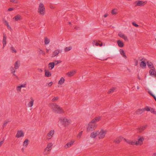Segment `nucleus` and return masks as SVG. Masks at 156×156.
<instances>
[{
	"label": "nucleus",
	"instance_id": "1",
	"mask_svg": "<svg viewBox=\"0 0 156 156\" xmlns=\"http://www.w3.org/2000/svg\"><path fill=\"white\" fill-rule=\"evenodd\" d=\"M100 119V117H97L90 122L87 127V131H91L95 130L97 126L96 123L99 121Z\"/></svg>",
	"mask_w": 156,
	"mask_h": 156
},
{
	"label": "nucleus",
	"instance_id": "2",
	"mask_svg": "<svg viewBox=\"0 0 156 156\" xmlns=\"http://www.w3.org/2000/svg\"><path fill=\"white\" fill-rule=\"evenodd\" d=\"M71 123V120L69 119H67L64 117L61 118L58 121V126L60 127L62 125H64L66 126L70 124Z\"/></svg>",
	"mask_w": 156,
	"mask_h": 156
},
{
	"label": "nucleus",
	"instance_id": "3",
	"mask_svg": "<svg viewBox=\"0 0 156 156\" xmlns=\"http://www.w3.org/2000/svg\"><path fill=\"white\" fill-rule=\"evenodd\" d=\"M49 106L51 109L58 113L60 114L64 112L62 108L56 104H51L49 105Z\"/></svg>",
	"mask_w": 156,
	"mask_h": 156
},
{
	"label": "nucleus",
	"instance_id": "4",
	"mask_svg": "<svg viewBox=\"0 0 156 156\" xmlns=\"http://www.w3.org/2000/svg\"><path fill=\"white\" fill-rule=\"evenodd\" d=\"M107 133V131L105 129H101L97 131L98 137L100 140L104 138Z\"/></svg>",
	"mask_w": 156,
	"mask_h": 156
},
{
	"label": "nucleus",
	"instance_id": "5",
	"mask_svg": "<svg viewBox=\"0 0 156 156\" xmlns=\"http://www.w3.org/2000/svg\"><path fill=\"white\" fill-rule=\"evenodd\" d=\"M38 13L41 15H44L45 12V8L43 4L40 3L38 7Z\"/></svg>",
	"mask_w": 156,
	"mask_h": 156
},
{
	"label": "nucleus",
	"instance_id": "6",
	"mask_svg": "<svg viewBox=\"0 0 156 156\" xmlns=\"http://www.w3.org/2000/svg\"><path fill=\"white\" fill-rule=\"evenodd\" d=\"M24 134L22 130H19L17 131L16 137L17 138H20L21 137H24Z\"/></svg>",
	"mask_w": 156,
	"mask_h": 156
},
{
	"label": "nucleus",
	"instance_id": "7",
	"mask_svg": "<svg viewBox=\"0 0 156 156\" xmlns=\"http://www.w3.org/2000/svg\"><path fill=\"white\" fill-rule=\"evenodd\" d=\"M144 140V138L143 137H140L138 138V140L135 142V145H141L143 144V142Z\"/></svg>",
	"mask_w": 156,
	"mask_h": 156
},
{
	"label": "nucleus",
	"instance_id": "8",
	"mask_svg": "<svg viewBox=\"0 0 156 156\" xmlns=\"http://www.w3.org/2000/svg\"><path fill=\"white\" fill-rule=\"evenodd\" d=\"M136 3V6H142L145 5L147 3V2L146 1L144 2L141 1H138Z\"/></svg>",
	"mask_w": 156,
	"mask_h": 156
},
{
	"label": "nucleus",
	"instance_id": "9",
	"mask_svg": "<svg viewBox=\"0 0 156 156\" xmlns=\"http://www.w3.org/2000/svg\"><path fill=\"white\" fill-rule=\"evenodd\" d=\"M34 100L32 97L30 98V101L28 102L27 104V106L28 107H32L34 103Z\"/></svg>",
	"mask_w": 156,
	"mask_h": 156
},
{
	"label": "nucleus",
	"instance_id": "10",
	"mask_svg": "<svg viewBox=\"0 0 156 156\" xmlns=\"http://www.w3.org/2000/svg\"><path fill=\"white\" fill-rule=\"evenodd\" d=\"M7 37L6 35L5 34H3V39L2 40V43L3 45V48H4L6 46L7 42H6Z\"/></svg>",
	"mask_w": 156,
	"mask_h": 156
},
{
	"label": "nucleus",
	"instance_id": "11",
	"mask_svg": "<svg viewBox=\"0 0 156 156\" xmlns=\"http://www.w3.org/2000/svg\"><path fill=\"white\" fill-rule=\"evenodd\" d=\"M26 87V84H22L16 87V90L17 91L21 92L22 88H24Z\"/></svg>",
	"mask_w": 156,
	"mask_h": 156
},
{
	"label": "nucleus",
	"instance_id": "12",
	"mask_svg": "<svg viewBox=\"0 0 156 156\" xmlns=\"http://www.w3.org/2000/svg\"><path fill=\"white\" fill-rule=\"evenodd\" d=\"M20 65V61L19 60L17 61L14 63V68L15 69H18Z\"/></svg>",
	"mask_w": 156,
	"mask_h": 156
},
{
	"label": "nucleus",
	"instance_id": "13",
	"mask_svg": "<svg viewBox=\"0 0 156 156\" xmlns=\"http://www.w3.org/2000/svg\"><path fill=\"white\" fill-rule=\"evenodd\" d=\"M98 136L97 131L92 132L90 135V137L92 138H95Z\"/></svg>",
	"mask_w": 156,
	"mask_h": 156
},
{
	"label": "nucleus",
	"instance_id": "14",
	"mask_svg": "<svg viewBox=\"0 0 156 156\" xmlns=\"http://www.w3.org/2000/svg\"><path fill=\"white\" fill-rule=\"evenodd\" d=\"M140 61H141L140 64V67L143 68H145L146 66V64L144 61L143 59H142Z\"/></svg>",
	"mask_w": 156,
	"mask_h": 156
},
{
	"label": "nucleus",
	"instance_id": "15",
	"mask_svg": "<svg viewBox=\"0 0 156 156\" xmlns=\"http://www.w3.org/2000/svg\"><path fill=\"white\" fill-rule=\"evenodd\" d=\"M76 73V71L75 70H73L68 72L67 73V74L69 76L71 77L74 75Z\"/></svg>",
	"mask_w": 156,
	"mask_h": 156
},
{
	"label": "nucleus",
	"instance_id": "16",
	"mask_svg": "<svg viewBox=\"0 0 156 156\" xmlns=\"http://www.w3.org/2000/svg\"><path fill=\"white\" fill-rule=\"evenodd\" d=\"M119 51L121 55L125 59H126L127 58V57L126 55H125L124 51H123V50L122 49H120L119 50Z\"/></svg>",
	"mask_w": 156,
	"mask_h": 156
},
{
	"label": "nucleus",
	"instance_id": "17",
	"mask_svg": "<svg viewBox=\"0 0 156 156\" xmlns=\"http://www.w3.org/2000/svg\"><path fill=\"white\" fill-rule=\"evenodd\" d=\"M149 73L150 75H156V71L154 69H151L149 71Z\"/></svg>",
	"mask_w": 156,
	"mask_h": 156
},
{
	"label": "nucleus",
	"instance_id": "18",
	"mask_svg": "<svg viewBox=\"0 0 156 156\" xmlns=\"http://www.w3.org/2000/svg\"><path fill=\"white\" fill-rule=\"evenodd\" d=\"M29 142V141L28 139H26L23 142V146L24 147H27V145H28Z\"/></svg>",
	"mask_w": 156,
	"mask_h": 156
},
{
	"label": "nucleus",
	"instance_id": "19",
	"mask_svg": "<svg viewBox=\"0 0 156 156\" xmlns=\"http://www.w3.org/2000/svg\"><path fill=\"white\" fill-rule=\"evenodd\" d=\"M54 66L55 63L53 62H50L48 64V68L50 70L54 68Z\"/></svg>",
	"mask_w": 156,
	"mask_h": 156
},
{
	"label": "nucleus",
	"instance_id": "20",
	"mask_svg": "<svg viewBox=\"0 0 156 156\" xmlns=\"http://www.w3.org/2000/svg\"><path fill=\"white\" fill-rule=\"evenodd\" d=\"M55 131L54 130L50 131L48 134L47 136L48 137H52L54 134Z\"/></svg>",
	"mask_w": 156,
	"mask_h": 156
},
{
	"label": "nucleus",
	"instance_id": "21",
	"mask_svg": "<svg viewBox=\"0 0 156 156\" xmlns=\"http://www.w3.org/2000/svg\"><path fill=\"white\" fill-rule=\"evenodd\" d=\"M60 51V50L59 49H57L54 51L53 52L52 56L53 57H54L56 56L59 53Z\"/></svg>",
	"mask_w": 156,
	"mask_h": 156
},
{
	"label": "nucleus",
	"instance_id": "22",
	"mask_svg": "<svg viewBox=\"0 0 156 156\" xmlns=\"http://www.w3.org/2000/svg\"><path fill=\"white\" fill-rule=\"evenodd\" d=\"M117 43L119 46L121 48L123 47L124 45L123 43L119 40L117 41Z\"/></svg>",
	"mask_w": 156,
	"mask_h": 156
},
{
	"label": "nucleus",
	"instance_id": "23",
	"mask_svg": "<svg viewBox=\"0 0 156 156\" xmlns=\"http://www.w3.org/2000/svg\"><path fill=\"white\" fill-rule=\"evenodd\" d=\"M45 76L47 77H49L51 76V74L48 71L45 70Z\"/></svg>",
	"mask_w": 156,
	"mask_h": 156
},
{
	"label": "nucleus",
	"instance_id": "24",
	"mask_svg": "<svg viewBox=\"0 0 156 156\" xmlns=\"http://www.w3.org/2000/svg\"><path fill=\"white\" fill-rule=\"evenodd\" d=\"M65 80L64 78L63 77H61L60 80L58 81V83L59 84L62 85L64 83Z\"/></svg>",
	"mask_w": 156,
	"mask_h": 156
},
{
	"label": "nucleus",
	"instance_id": "25",
	"mask_svg": "<svg viewBox=\"0 0 156 156\" xmlns=\"http://www.w3.org/2000/svg\"><path fill=\"white\" fill-rule=\"evenodd\" d=\"M124 140L128 144L132 145H135V142L129 140H126L125 139H124Z\"/></svg>",
	"mask_w": 156,
	"mask_h": 156
},
{
	"label": "nucleus",
	"instance_id": "26",
	"mask_svg": "<svg viewBox=\"0 0 156 156\" xmlns=\"http://www.w3.org/2000/svg\"><path fill=\"white\" fill-rule=\"evenodd\" d=\"M147 125L144 126L138 129V131L139 132H141L142 131L144 130L147 127Z\"/></svg>",
	"mask_w": 156,
	"mask_h": 156
},
{
	"label": "nucleus",
	"instance_id": "27",
	"mask_svg": "<svg viewBox=\"0 0 156 156\" xmlns=\"http://www.w3.org/2000/svg\"><path fill=\"white\" fill-rule=\"evenodd\" d=\"M93 46H100V47H101L102 46L103 44L102 43L101 44H99L98 42H96V41H94L93 42Z\"/></svg>",
	"mask_w": 156,
	"mask_h": 156
},
{
	"label": "nucleus",
	"instance_id": "28",
	"mask_svg": "<svg viewBox=\"0 0 156 156\" xmlns=\"http://www.w3.org/2000/svg\"><path fill=\"white\" fill-rule=\"evenodd\" d=\"M21 16L20 15H17L14 17L13 19L15 20V21H17L21 19Z\"/></svg>",
	"mask_w": 156,
	"mask_h": 156
},
{
	"label": "nucleus",
	"instance_id": "29",
	"mask_svg": "<svg viewBox=\"0 0 156 156\" xmlns=\"http://www.w3.org/2000/svg\"><path fill=\"white\" fill-rule=\"evenodd\" d=\"M50 41V40L47 37H45L44 38V42L45 44H49Z\"/></svg>",
	"mask_w": 156,
	"mask_h": 156
},
{
	"label": "nucleus",
	"instance_id": "30",
	"mask_svg": "<svg viewBox=\"0 0 156 156\" xmlns=\"http://www.w3.org/2000/svg\"><path fill=\"white\" fill-rule=\"evenodd\" d=\"M10 70H11V73L13 74V75H14V76H16L15 74V73L16 72V71L15 70V69L14 68H13V67H11V68H10Z\"/></svg>",
	"mask_w": 156,
	"mask_h": 156
},
{
	"label": "nucleus",
	"instance_id": "31",
	"mask_svg": "<svg viewBox=\"0 0 156 156\" xmlns=\"http://www.w3.org/2000/svg\"><path fill=\"white\" fill-rule=\"evenodd\" d=\"M51 151V150L49 148H48L47 147H46L44 150V154H47L49 152Z\"/></svg>",
	"mask_w": 156,
	"mask_h": 156
},
{
	"label": "nucleus",
	"instance_id": "32",
	"mask_svg": "<svg viewBox=\"0 0 156 156\" xmlns=\"http://www.w3.org/2000/svg\"><path fill=\"white\" fill-rule=\"evenodd\" d=\"M53 145V144L52 143H49L48 144L47 147L48 148H49L51 150L52 147Z\"/></svg>",
	"mask_w": 156,
	"mask_h": 156
},
{
	"label": "nucleus",
	"instance_id": "33",
	"mask_svg": "<svg viewBox=\"0 0 156 156\" xmlns=\"http://www.w3.org/2000/svg\"><path fill=\"white\" fill-rule=\"evenodd\" d=\"M143 112H144V111L143 110V108L142 109H139L137 110L136 112L137 114H140L142 113Z\"/></svg>",
	"mask_w": 156,
	"mask_h": 156
},
{
	"label": "nucleus",
	"instance_id": "34",
	"mask_svg": "<svg viewBox=\"0 0 156 156\" xmlns=\"http://www.w3.org/2000/svg\"><path fill=\"white\" fill-rule=\"evenodd\" d=\"M147 66L150 68H154V66L153 64L151 62H147Z\"/></svg>",
	"mask_w": 156,
	"mask_h": 156
},
{
	"label": "nucleus",
	"instance_id": "35",
	"mask_svg": "<svg viewBox=\"0 0 156 156\" xmlns=\"http://www.w3.org/2000/svg\"><path fill=\"white\" fill-rule=\"evenodd\" d=\"M70 147H71V146L68 143L65 145L64 147V148L66 149H67Z\"/></svg>",
	"mask_w": 156,
	"mask_h": 156
},
{
	"label": "nucleus",
	"instance_id": "36",
	"mask_svg": "<svg viewBox=\"0 0 156 156\" xmlns=\"http://www.w3.org/2000/svg\"><path fill=\"white\" fill-rule=\"evenodd\" d=\"M72 49L71 47H67L65 48L64 50L65 52H67L70 51Z\"/></svg>",
	"mask_w": 156,
	"mask_h": 156
},
{
	"label": "nucleus",
	"instance_id": "37",
	"mask_svg": "<svg viewBox=\"0 0 156 156\" xmlns=\"http://www.w3.org/2000/svg\"><path fill=\"white\" fill-rule=\"evenodd\" d=\"M83 131H81V132H79L77 135V138L79 139L80 138L83 134Z\"/></svg>",
	"mask_w": 156,
	"mask_h": 156
},
{
	"label": "nucleus",
	"instance_id": "38",
	"mask_svg": "<svg viewBox=\"0 0 156 156\" xmlns=\"http://www.w3.org/2000/svg\"><path fill=\"white\" fill-rule=\"evenodd\" d=\"M151 108L148 106H147L144 108H143L144 112V111H150Z\"/></svg>",
	"mask_w": 156,
	"mask_h": 156
},
{
	"label": "nucleus",
	"instance_id": "39",
	"mask_svg": "<svg viewBox=\"0 0 156 156\" xmlns=\"http://www.w3.org/2000/svg\"><path fill=\"white\" fill-rule=\"evenodd\" d=\"M121 137H120L119 138H118V139H116L114 140V142L116 143H119L120 141L121 140Z\"/></svg>",
	"mask_w": 156,
	"mask_h": 156
},
{
	"label": "nucleus",
	"instance_id": "40",
	"mask_svg": "<svg viewBox=\"0 0 156 156\" xmlns=\"http://www.w3.org/2000/svg\"><path fill=\"white\" fill-rule=\"evenodd\" d=\"M75 142L74 140H71L69 142H68L71 147L72 146Z\"/></svg>",
	"mask_w": 156,
	"mask_h": 156
},
{
	"label": "nucleus",
	"instance_id": "41",
	"mask_svg": "<svg viewBox=\"0 0 156 156\" xmlns=\"http://www.w3.org/2000/svg\"><path fill=\"white\" fill-rule=\"evenodd\" d=\"M62 62L61 60H55L54 62H53L55 63V66L57 65L58 64L61 63Z\"/></svg>",
	"mask_w": 156,
	"mask_h": 156
},
{
	"label": "nucleus",
	"instance_id": "42",
	"mask_svg": "<svg viewBox=\"0 0 156 156\" xmlns=\"http://www.w3.org/2000/svg\"><path fill=\"white\" fill-rule=\"evenodd\" d=\"M58 99V98L57 97H54L51 100V101L54 102L55 101H57Z\"/></svg>",
	"mask_w": 156,
	"mask_h": 156
},
{
	"label": "nucleus",
	"instance_id": "43",
	"mask_svg": "<svg viewBox=\"0 0 156 156\" xmlns=\"http://www.w3.org/2000/svg\"><path fill=\"white\" fill-rule=\"evenodd\" d=\"M9 122V121H5L4 123L2 126V127L3 128H4L5 127L7 124Z\"/></svg>",
	"mask_w": 156,
	"mask_h": 156
},
{
	"label": "nucleus",
	"instance_id": "44",
	"mask_svg": "<svg viewBox=\"0 0 156 156\" xmlns=\"http://www.w3.org/2000/svg\"><path fill=\"white\" fill-rule=\"evenodd\" d=\"M115 88L114 87L112 88L108 92V93L109 94L113 92L114 91Z\"/></svg>",
	"mask_w": 156,
	"mask_h": 156
},
{
	"label": "nucleus",
	"instance_id": "45",
	"mask_svg": "<svg viewBox=\"0 0 156 156\" xmlns=\"http://www.w3.org/2000/svg\"><path fill=\"white\" fill-rule=\"evenodd\" d=\"M52 84H53V82H50V83H47L46 85V86H48V87H50L52 85Z\"/></svg>",
	"mask_w": 156,
	"mask_h": 156
},
{
	"label": "nucleus",
	"instance_id": "46",
	"mask_svg": "<svg viewBox=\"0 0 156 156\" xmlns=\"http://www.w3.org/2000/svg\"><path fill=\"white\" fill-rule=\"evenodd\" d=\"M39 53L40 54H43V55H45V53L43 50H40V51H39Z\"/></svg>",
	"mask_w": 156,
	"mask_h": 156
},
{
	"label": "nucleus",
	"instance_id": "47",
	"mask_svg": "<svg viewBox=\"0 0 156 156\" xmlns=\"http://www.w3.org/2000/svg\"><path fill=\"white\" fill-rule=\"evenodd\" d=\"M11 48V50H12V51L13 52H14V53L16 52V50L13 47H12Z\"/></svg>",
	"mask_w": 156,
	"mask_h": 156
},
{
	"label": "nucleus",
	"instance_id": "48",
	"mask_svg": "<svg viewBox=\"0 0 156 156\" xmlns=\"http://www.w3.org/2000/svg\"><path fill=\"white\" fill-rule=\"evenodd\" d=\"M119 36L120 37L122 38V37H124V35L122 33H119L118 34Z\"/></svg>",
	"mask_w": 156,
	"mask_h": 156
},
{
	"label": "nucleus",
	"instance_id": "49",
	"mask_svg": "<svg viewBox=\"0 0 156 156\" xmlns=\"http://www.w3.org/2000/svg\"><path fill=\"white\" fill-rule=\"evenodd\" d=\"M149 93L152 96L154 97V99H156V97L151 92L149 91Z\"/></svg>",
	"mask_w": 156,
	"mask_h": 156
},
{
	"label": "nucleus",
	"instance_id": "50",
	"mask_svg": "<svg viewBox=\"0 0 156 156\" xmlns=\"http://www.w3.org/2000/svg\"><path fill=\"white\" fill-rule=\"evenodd\" d=\"M116 12V9H113L112 12V13L113 14H115Z\"/></svg>",
	"mask_w": 156,
	"mask_h": 156
},
{
	"label": "nucleus",
	"instance_id": "51",
	"mask_svg": "<svg viewBox=\"0 0 156 156\" xmlns=\"http://www.w3.org/2000/svg\"><path fill=\"white\" fill-rule=\"evenodd\" d=\"M122 38H123L126 41H128L127 37L126 36H125V35H124V37H122Z\"/></svg>",
	"mask_w": 156,
	"mask_h": 156
},
{
	"label": "nucleus",
	"instance_id": "52",
	"mask_svg": "<svg viewBox=\"0 0 156 156\" xmlns=\"http://www.w3.org/2000/svg\"><path fill=\"white\" fill-rule=\"evenodd\" d=\"M155 111L154 109L153 108H151L150 110V111L151 112V113H153Z\"/></svg>",
	"mask_w": 156,
	"mask_h": 156
},
{
	"label": "nucleus",
	"instance_id": "53",
	"mask_svg": "<svg viewBox=\"0 0 156 156\" xmlns=\"http://www.w3.org/2000/svg\"><path fill=\"white\" fill-rule=\"evenodd\" d=\"M132 24L134 26H135L136 27H138L139 26V25L136 24L135 22H133Z\"/></svg>",
	"mask_w": 156,
	"mask_h": 156
},
{
	"label": "nucleus",
	"instance_id": "54",
	"mask_svg": "<svg viewBox=\"0 0 156 156\" xmlns=\"http://www.w3.org/2000/svg\"><path fill=\"white\" fill-rule=\"evenodd\" d=\"M3 23H5V24L6 26L8 25L9 24L8 22L6 20H3Z\"/></svg>",
	"mask_w": 156,
	"mask_h": 156
},
{
	"label": "nucleus",
	"instance_id": "55",
	"mask_svg": "<svg viewBox=\"0 0 156 156\" xmlns=\"http://www.w3.org/2000/svg\"><path fill=\"white\" fill-rule=\"evenodd\" d=\"M7 27L8 28V29L9 30H12V28L9 25V24L8 25H7Z\"/></svg>",
	"mask_w": 156,
	"mask_h": 156
},
{
	"label": "nucleus",
	"instance_id": "56",
	"mask_svg": "<svg viewBox=\"0 0 156 156\" xmlns=\"http://www.w3.org/2000/svg\"><path fill=\"white\" fill-rule=\"evenodd\" d=\"M13 8H9L8 9V11H11L12 10H13Z\"/></svg>",
	"mask_w": 156,
	"mask_h": 156
},
{
	"label": "nucleus",
	"instance_id": "57",
	"mask_svg": "<svg viewBox=\"0 0 156 156\" xmlns=\"http://www.w3.org/2000/svg\"><path fill=\"white\" fill-rule=\"evenodd\" d=\"M151 156H156V153H153L152 154Z\"/></svg>",
	"mask_w": 156,
	"mask_h": 156
},
{
	"label": "nucleus",
	"instance_id": "58",
	"mask_svg": "<svg viewBox=\"0 0 156 156\" xmlns=\"http://www.w3.org/2000/svg\"><path fill=\"white\" fill-rule=\"evenodd\" d=\"M108 16V14H105V15H104V17L105 18V17H107V16Z\"/></svg>",
	"mask_w": 156,
	"mask_h": 156
},
{
	"label": "nucleus",
	"instance_id": "59",
	"mask_svg": "<svg viewBox=\"0 0 156 156\" xmlns=\"http://www.w3.org/2000/svg\"><path fill=\"white\" fill-rule=\"evenodd\" d=\"M3 143V141H1L0 142V146H1V145Z\"/></svg>",
	"mask_w": 156,
	"mask_h": 156
},
{
	"label": "nucleus",
	"instance_id": "60",
	"mask_svg": "<svg viewBox=\"0 0 156 156\" xmlns=\"http://www.w3.org/2000/svg\"><path fill=\"white\" fill-rule=\"evenodd\" d=\"M11 2H14L15 3H16V2H15V0H12L11 1Z\"/></svg>",
	"mask_w": 156,
	"mask_h": 156
},
{
	"label": "nucleus",
	"instance_id": "61",
	"mask_svg": "<svg viewBox=\"0 0 156 156\" xmlns=\"http://www.w3.org/2000/svg\"><path fill=\"white\" fill-rule=\"evenodd\" d=\"M106 59H107V58L104 59L103 58H102L101 59H100V60H106Z\"/></svg>",
	"mask_w": 156,
	"mask_h": 156
},
{
	"label": "nucleus",
	"instance_id": "62",
	"mask_svg": "<svg viewBox=\"0 0 156 156\" xmlns=\"http://www.w3.org/2000/svg\"><path fill=\"white\" fill-rule=\"evenodd\" d=\"M138 65V61H136V66H137Z\"/></svg>",
	"mask_w": 156,
	"mask_h": 156
},
{
	"label": "nucleus",
	"instance_id": "63",
	"mask_svg": "<svg viewBox=\"0 0 156 156\" xmlns=\"http://www.w3.org/2000/svg\"><path fill=\"white\" fill-rule=\"evenodd\" d=\"M40 71L41 72H42L43 71L41 69H39Z\"/></svg>",
	"mask_w": 156,
	"mask_h": 156
},
{
	"label": "nucleus",
	"instance_id": "64",
	"mask_svg": "<svg viewBox=\"0 0 156 156\" xmlns=\"http://www.w3.org/2000/svg\"><path fill=\"white\" fill-rule=\"evenodd\" d=\"M153 114L155 115H156V111H155Z\"/></svg>",
	"mask_w": 156,
	"mask_h": 156
}]
</instances>
